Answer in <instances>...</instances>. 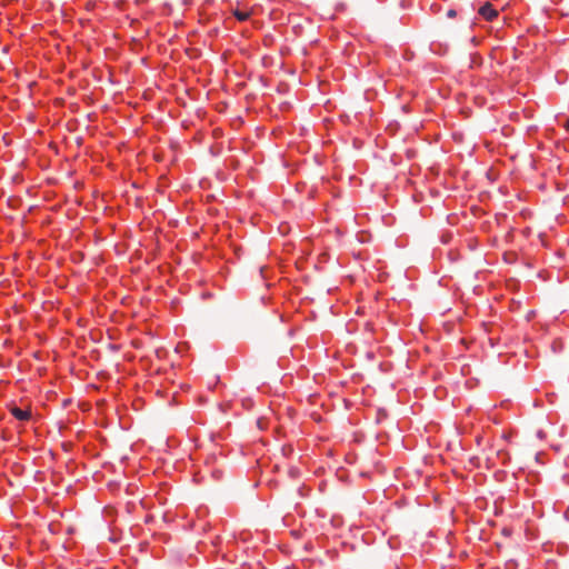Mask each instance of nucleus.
Here are the masks:
<instances>
[{"instance_id":"f257e3e1","label":"nucleus","mask_w":569,"mask_h":569,"mask_svg":"<svg viewBox=\"0 0 569 569\" xmlns=\"http://www.w3.org/2000/svg\"><path fill=\"white\" fill-rule=\"evenodd\" d=\"M479 14L486 20L491 21L498 16V11L491 6V3L487 2L479 8Z\"/></svg>"},{"instance_id":"f03ea898","label":"nucleus","mask_w":569,"mask_h":569,"mask_svg":"<svg viewBox=\"0 0 569 569\" xmlns=\"http://www.w3.org/2000/svg\"><path fill=\"white\" fill-rule=\"evenodd\" d=\"M10 412L13 415V417L21 421H27L31 417V410L30 409H20L18 407H12L10 409Z\"/></svg>"},{"instance_id":"7ed1b4c3","label":"nucleus","mask_w":569,"mask_h":569,"mask_svg":"<svg viewBox=\"0 0 569 569\" xmlns=\"http://www.w3.org/2000/svg\"><path fill=\"white\" fill-rule=\"evenodd\" d=\"M234 16L236 18L239 20V21H244L249 18L250 16V12L248 11H242V10H234Z\"/></svg>"},{"instance_id":"20e7f679","label":"nucleus","mask_w":569,"mask_h":569,"mask_svg":"<svg viewBox=\"0 0 569 569\" xmlns=\"http://www.w3.org/2000/svg\"><path fill=\"white\" fill-rule=\"evenodd\" d=\"M447 16H448L449 18H452V17H455V16H456V11L451 9V10H449V11L447 12Z\"/></svg>"},{"instance_id":"39448f33","label":"nucleus","mask_w":569,"mask_h":569,"mask_svg":"<svg viewBox=\"0 0 569 569\" xmlns=\"http://www.w3.org/2000/svg\"><path fill=\"white\" fill-rule=\"evenodd\" d=\"M563 127L569 131V119L566 120Z\"/></svg>"},{"instance_id":"423d86ee","label":"nucleus","mask_w":569,"mask_h":569,"mask_svg":"<svg viewBox=\"0 0 569 569\" xmlns=\"http://www.w3.org/2000/svg\"><path fill=\"white\" fill-rule=\"evenodd\" d=\"M542 436H543V432H542V431H539V432H538V437H540V438H541Z\"/></svg>"}]
</instances>
